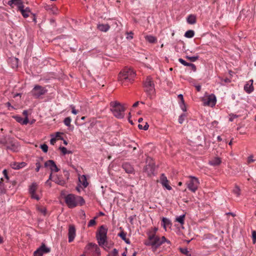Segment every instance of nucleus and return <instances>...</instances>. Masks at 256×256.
Instances as JSON below:
<instances>
[{
  "instance_id": "1",
  "label": "nucleus",
  "mask_w": 256,
  "mask_h": 256,
  "mask_svg": "<svg viewBox=\"0 0 256 256\" xmlns=\"http://www.w3.org/2000/svg\"><path fill=\"white\" fill-rule=\"evenodd\" d=\"M64 201L70 208H74L78 205L83 206L85 203V200L82 197L74 194H68L66 196Z\"/></svg>"
},
{
  "instance_id": "2",
  "label": "nucleus",
  "mask_w": 256,
  "mask_h": 256,
  "mask_svg": "<svg viewBox=\"0 0 256 256\" xmlns=\"http://www.w3.org/2000/svg\"><path fill=\"white\" fill-rule=\"evenodd\" d=\"M143 86L148 96L152 99L155 94L156 90L154 80L150 76H147L143 81Z\"/></svg>"
},
{
  "instance_id": "3",
  "label": "nucleus",
  "mask_w": 256,
  "mask_h": 256,
  "mask_svg": "<svg viewBox=\"0 0 256 256\" xmlns=\"http://www.w3.org/2000/svg\"><path fill=\"white\" fill-rule=\"evenodd\" d=\"M136 76L135 72L130 68H125L121 71L118 76V80L122 84L126 82H132Z\"/></svg>"
},
{
  "instance_id": "4",
  "label": "nucleus",
  "mask_w": 256,
  "mask_h": 256,
  "mask_svg": "<svg viewBox=\"0 0 256 256\" xmlns=\"http://www.w3.org/2000/svg\"><path fill=\"white\" fill-rule=\"evenodd\" d=\"M110 110L115 117L118 118H122L124 117L126 108L118 102H112L110 103Z\"/></svg>"
},
{
  "instance_id": "5",
  "label": "nucleus",
  "mask_w": 256,
  "mask_h": 256,
  "mask_svg": "<svg viewBox=\"0 0 256 256\" xmlns=\"http://www.w3.org/2000/svg\"><path fill=\"white\" fill-rule=\"evenodd\" d=\"M108 228L104 225L101 226L98 230L96 238L100 246L105 245L107 240Z\"/></svg>"
},
{
  "instance_id": "6",
  "label": "nucleus",
  "mask_w": 256,
  "mask_h": 256,
  "mask_svg": "<svg viewBox=\"0 0 256 256\" xmlns=\"http://www.w3.org/2000/svg\"><path fill=\"white\" fill-rule=\"evenodd\" d=\"M144 244L148 246H152L156 250L161 245L160 238L158 236H156L155 234H150L148 240L144 242Z\"/></svg>"
},
{
  "instance_id": "7",
  "label": "nucleus",
  "mask_w": 256,
  "mask_h": 256,
  "mask_svg": "<svg viewBox=\"0 0 256 256\" xmlns=\"http://www.w3.org/2000/svg\"><path fill=\"white\" fill-rule=\"evenodd\" d=\"M146 166L144 168V172L148 176H151L154 174V172L156 170V165L154 160L150 157H148L146 160Z\"/></svg>"
},
{
  "instance_id": "8",
  "label": "nucleus",
  "mask_w": 256,
  "mask_h": 256,
  "mask_svg": "<svg viewBox=\"0 0 256 256\" xmlns=\"http://www.w3.org/2000/svg\"><path fill=\"white\" fill-rule=\"evenodd\" d=\"M84 250L85 252L92 254V256H98L100 254V248L94 243H88L85 247Z\"/></svg>"
},
{
  "instance_id": "9",
  "label": "nucleus",
  "mask_w": 256,
  "mask_h": 256,
  "mask_svg": "<svg viewBox=\"0 0 256 256\" xmlns=\"http://www.w3.org/2000/svg\"><path fill=\"white\" fill-rule=\"evenodd\" d=\"M47 92L48 90L45 88L40 85H36L30 93L35 98H38L42 96L45 94Z\"/></svg>"
},
{
  "instance_id": "10",
  "label": "nucleus",
  "mask_w": 256,
  "mask_h": 256,
  "mask_svg": "<svg viewBox=\"0 0 256 256\" xmlns=\"http://www.w3.org/2000/svg\"><path fill=\"white\" fill-rule=\"evenodd\" d=\"M190 178V180L186 182L187 187L189 190L194 192L198 190L199 182L196 177L191 176Z\"/></svg>"
},
{
  "instance_id": "11",
  "label": "nucleus",
  "mask_w": 256,
  "mask_h": 256,
  "mask_svg": "<svg viewBox=\"0 0 256 256\" xmlns=\"http://www.w3.org/2000/svg\"><path fill=\"white\" fill-rule=\"evenodd\" d=\"M44 167L49 168L52 172H58L60 169L56 166L55 162L53 160H48L44 163Z\"/></svg>"
},
{
  "instance_id": "12",
  "label": "nucleus",
  "mask_w": 256,
  "mask_h": 256,
  "mask_svg": "<svg viewBox=\"0 0 256 256\" xmlns=\"http://www.w3.org/2000/svg\"><path fill=\"white\" fill-rule=\"evenodd\" d=\"M38 184L36 182H33L29 187V192L31 195L32 198L36 199V200H40V197L36 194V190H37Z\"/></svg>"
},
{
  "instance_id": "13",
  "label": "nucleus",
  "mask_w": 256,
  "mask_h": 256,
  "mask_svg": "<svg viewBox=\"0 0 256 256\" xmlns=\"http://www.w3.org/2000/svg\"><path fill=\"white\" fill-rule=\"evenodd\" d=\"M216 97L214 94H212L208 96L207 100L204 102V106H214L216 105Z\"/></svg>"
},
{
  "instance_id": "14",
  "label": "nucleus",
  "mask_w": 256,
  "mask_h": 256,
  "mask_svg": "<svg viewBox=\"0 0 256 256\" xmlns=\"http://www.w3.org/2000/svg\"><path fill=\"white\" fill-rule=\"evenodd\" d=\"M68 242H72L76 236V228L74 225H70L68 228Z\"/></svg>"
},
{
  "instance_id": "15",
  "label": "nucleus",
  "mask_w": 256,
  "mask_h": 256,
  "mask_svg": "<svg viewBox=\"0 0 256 256\" xmlns=\"http://www.w3.org/2000/svg\"><path fill=\"white\" fill-rule=\"evenodd\" d=\"M160 182L162 186L166 188L168 190H171L172 187L168 184V180L164 174H161L160 177Z\"/></svg>"
},
{
  "instance_id": "16",
  "label": "nucleus",
  "mask_w": 256,
  "mask_h": 256,
  "mask_svg": "<svg viewBox=\"0 0 256 256\" xmlns=\"http://www.w3.org/2000/svg\"><path fill=\"white\" fill-rule=\"evenodd\" d=\"M122 168L128 174H134V170L132 164L129 162H126L122 164Z\"/></svg>"
},
{
  "instance_id": "17",
  "label": "nucleus",
  "mask_w": 256,
  "mask_h": 256,
  "mask_svg": "<svg viewBox=\"0 0 256 256\" xmlns=\"http://www.w3.org/2000/svg\"><path fill=\"white\" fill-rule=\"evenodd\" d=\"M253 80H250L244 86V90L248 94H250L254 91V86L252 85Z\"/></svg>"
},
{
  "instance_id": "18",
  "label": "nucleus",
  "mask_w": 256,
  "mask_h": 256,
  "mask_svg": "<svg viewBox=\"0 0 256 256\" xmlns=\"http://www.w3.org/2000/svg\"><path fill=\"white\" fill-rule=\"evenodd\" d=\"M55 183L62 186H64L66 184V181L63 179L62 176L56 175L54 178L52 180Z\"/></svg>"
},
{
  "instance_id": "19",
  "label": "nucleus",
  "mask_w": 256,
  "mask_h": 256,
  "mask_svg": "<svg viewBox=\"0 0 256 256\" xmlns=\"http://www.w3.org/2000/svg\"><path fill=\"white\" fill-rule=\"evenodd\" d=\"M13 118L17 122L23 125L27 124L29 121L28 118H23L22 117L19 116H14Z\"/></svg>"
},
{
  "instance_id": "20",
  "label": "nucleus",
  "mask_w": 256,
  "mask_h": 256,
  "mask_svg": "<svg viewBox=\"0 0 256 256\" xmlns=\"http://www.w3.org/2000/svg\"><path fill=\"white\" fill-rule=\"evenodd\" d=\"M8 4L12 6L13 5L17 6L18 10L21 6H24L23 2L22 0H10L8 2Z\"/></svg>"
},
{
  "instance_id": "21",
  "label": "nucleus",
  "mask_w": 256,
  "mask_h": 256,
  "mask_svg": "<svg viewBox=\"0 0 256 256\" xmlns=\"http://www.w3.org/2000/svg\"><path fill=\"white\" fill-rule=\"evenodd\" d=\"M26 165V164L24 162H14L11 164L10 166L13 169L19 170L22 168H24Z\"/></svg>"
},
{
  "instance_id": "22",
  "label": "nucleus",
  "mask_w": 256,
  "mask_h": 256,
  "mask_svg": "<svg viewBox=\"0 0 256 256\" xmlns=\"http://www.w3.org/2000/svg\"><path fill=\"white\" fill-rule=\"evenodd\" d=\"M178 61L182 64H183L184 66H190L194 72L196 71V66L194 64H192V63L188 62L186 61H185L184 60H183L182 58H181L178 59Z\"/></svg>"
},
{
  "instance_id": "23",
  "label": "nucleus",
  "mask_w": 256,
  "mask_h": 256,
  "mask_svg": "<svg viewBox=\"0 0 256 256\" xmlns=\"http://www.w3.org/2000/svg\"><path fill=\"white\" fill-rule=\"evenodd\" d=\"M46 10L52 13V14H56L58 9L52 5L46 4L44 6Z\"/></svg>"
},
{
  "instance_id": "24",
  "label": "nucleus",
  "mask_w": 256,
  "mask_h": 256,
  "mask_svg": "<svg viewBox=\"0 0 256 256\" xmlns=\"http://www.w3.org/2000/svg\"><path fill=\"white\" fill-rule=\"evenodd\" d=\"M97 28L101 32H106L110 28V26L108 24H98Z\"/></svg>"
},
{
  "instance_id": "25",
  "label": "nucleus",
  "mask_w": 256,
  "mask_h": 256,
  "mask_svg": "<svg viewBox=\"0 0 256 256\" xmlns=\"http://www.w3.org/2000/svg\"><path fill=\"white\" fill-rule=\"evenodd\" d=\"M186 22L188 24H194L196 23V16L194 14H190L186 18Z\"/></svg>"
},
{
  "instance_id": "26",
  "label": "nucleus",
  "mask_w": 256,
  "mask_h": 256,
  "mask_svg": "<svg viewBox=\"0 0 256 256\" xmlns=\"http://www.w3.org/2000/svg\"><path fill=\"white\" fill-rule=\"evenodd\" d=\"M222 162L220 158L216 157L212 160H210L208 164L213 166H218Z\"/></svg>"
},
{
  "instance_id": "27",
  "label": "nucleus",
  "mask_w": 256,
  "mask_h": 256,
  "mask_svg": "<svg viewBox=\"0 0 256 256\" xmlns=\"http://www.w3.org/2000/svg\"><path fill=\"white\" fill-rule=\"evenodd\" d=\"M38 248L42 254H48L50 252V248L46 246L44 244H42L41 246Z\"/></svg>"
},
{
  "instance_id": "28",
  "label": "nucleus",
  "mask_w": 256,
  "mask_h": 256,
  "mask_svg": "<svg viewBox=\"0 0 256 256\" xmlns=\"http://www.w3.org/2000/svg\"><path fill=\"white\" fill-rule=\"evenodd\" d=\"M118 236H119L125 242L128 244H130V242L128 238H126V233L122 231L118 234Z\"/></svg>"
},
{
  "instance_id": "29",
  "label": "nucleus",
  "mask_w": 256,
  "mask_h": 256,
  "mask_svg": "<svg viewBox=\"0 0 256 256\" xmlns=\"http://www.w3.org/2000/svg\"><path fill=\"white\" fill-rule=\"evenodd\" d=\"M171 224L172 223L169 219L166 218H162V226L164 228L165 230H166V226H168Z\"/></svg>"
},
{
  "instance_id": "30",
  "label": "nucleus",
  "mask_w": 256,
  "mask_h": 256,
  "mask_svg": "<svg viewBox=\"0 0 256 256\" xmlns=\"http://www.w3.org/2000/svg\"><path fill=\"white\" fill-rule=\"evenodd\" d=\"M79 181L82 184L84 188L88 186V183L87 182V179L86 176L82 175L80 178Z\"/></svg>"
},
{
  "instance_id": "31",
  "label": "nucleus",
  "mask_w": 256,
  "mask_h": 256,
  "mask_svg": "<svg viewBox=\"0 0 256 256\" xmlns=\"http://www.w3.org/2000/svg\"><path fill=\"white\" fill-rule=\"evenodd\" d=\"M146 40L151 44H154L157 42V38L152 36H146L145 37Z\"/></svg>"
},
{
  "instance_id": "32",
  "label": "nucleus",
  "mask_w": 256,
  "mask_h": 256,
  "mask_svg": "<svg viewBox=\"0 0 256 256\" xmlns=\"http://www.w3.org/2000/svg\"><path fill=\"white\" fill-rule=\"evenodd\" d=\"M18 10L20 12L22 16L24 18H28L29 16V13L28 12L25 10H24V6H20Z\"/></svg>"
},
{
  "instance_id": "33",
  "label": "nucleus",
  "mask_w": 256,
  "mask_h": 256,
  "mask_svg": "<svg viewBox=\"0 0 256 256\" xmlns=\"http://www.w3.org/2000/svg\"><path fill=\"white\" fill-rule=\"evenodd\" d=\"M194 35V32L193 30H188L184 34V36L187 38H192Z\"/></svg>"
},
{
  "instance_id": "34",
  "label": "nucleus",
  "mask_w": 256,
  "mask_h": 256,
  "mask_svg": "<svg viewBox=\"0 0 256 256\" xmlns=\"http://www.w3.org/2000/svg\"><path fill=\"white\" fill-rule=\"evenodd\" d=\"M185 216V214H183L179 216H178L176 218V220L180 223L181 224H184V222Z\"/></svg>"
},
{
  "instance_id": "35",
  "label": "nucleus",
  "mask_w": 256,
  "mask_h": 256,
  "mask_svg": "<svg viewBox=\"0 0 256 256\" xmlns=\"http://www.w3.org/2000/svg\"><path fill=\"white\" fill-rule=\"evenodd\" d=\"M59 149L61 150L62 152L64 155L66 154H72V152L70 150H68L64 146H60Z\"/></svg>"
},
{
  "instance_id": "36",
  "label": "nucleus",
  "mask_w": 256,
  "mask_h": 256,
  "mask_svg": "<svg viewBox=\"0 0 256 256\" xmlns=\"http://www.w3.org/2000/svg\"><path fill=\"white\" fill-rule=\"evenodd\" d=\"M180 250L182 254H183L187 256H191L190 254V252L188 250L187 248H180Z\"/></svg>"
},
{
  "instance_id": "37",
  "label": "nucleus",
  "mask_w": 256,
  "mask_h": 256,
  "mask_svg": "<svg viewBox=\"0 0 256 256\" xmlns=\"http://www.w3.org/2000/svg\"><path fill=\"white\" fill-rule=\"evenodd\" d=\"M186 59L190 60V62H194L198 59L199 56H186Z\"/></svg>"
},
{
  "instance_id": "38",
  "label": "nucleus",
  "mask_w": 256,
  "mask_h": 256,
  "mask_svg": "<svg viewBox=\"0 0 256 256\" xmlns=\"http://www.w3.org/2000/svg\"><path fill=\"white\" fill-rule=\"evenodd\" d=\"M108 256H118V250L116 248H114L108 254Z\"/></svg>"
},
{
  "instance_id": "39",
  "label": "nucleus",
  "mask_w": 256,
  "mask_h": 256,
  "mask_svg": "<svg viewBox=\"0 0 256 256\" xmlns=\"http://www.w3.org/2000/svg\"><path fill=\"white\" fill-rule=\"evenodd\" d=\"M12 62V68H17L18 66V60L17 58H14L11 60Z\"/></svg>"
},
{
  "instance_id": "40",
  "label": "nucleus",
  "mask_w": 256,
  "mask_h": 256,
  "mask_svg": "<svg viewBox=\"0 0 256 256\" xmlns=\"http://www.w3.org/2000/svg\"><path fill=\"white\" fill-rule=\"evenodd\" d=\"M6 192V190L4 188V184L0 181V194H4Z\"/></svg>"
},
{
  "instance_id": "41",
  "label": "nucleus",
  "mask_w": 256,
  "mask_h": 256,
  "mask_svg": "<svg viewBox=\"0 0 256 256\" xmlns=\"http://www.w3.org/2000/svg\"><path fill=\"white\" fill-rule=\"evenodd\" d=\"M186 117V114H182L178 118V122L180 124H182Z\"/></svg>"
},
{
  "instance_id": "42",
  "label": "nucleus",
  "mask_w": 256,
  "mask_h": 256,
  "mask_svg": "<svg viewBox=\"0 0 256 256\" xmlns=\"http://www.w3.org/2000/svg\"><path fill=\"white\" fill-rule=\"evenodd\" d=\"M71 118L70 117H67L64 118V122L66 126H70L71 122Z\"/></svg>"
},
{
  "instance_id": "43",
  "label": "nucleus",
  "mask_w": 256,
  "mask_h": 256,
  "mask_svg": "<svg viewBox=\"0 0 256 256\" xmlns=\"http://www.w3.org/2000/svg\"><path fill=\"white\" fill-rule=\"evenodd\" d=\"M40 148L44 152H47L48 150V146L46 144H41L40 146Z\"/></svg>"
},
{
  "instance_id": "44",
  "label": "nucleus",
  "mask_w": 256,
  "mask_h": 256,
  "mask_svg": "<svg viewBox=\"0 0 256 256\" xmlns=\"http://www.w3.org/2000/svg\"><path fill=\"white\" fill-rule=\"evenodd\" d=\"M96 218V217H95L94 219L90 220L89 222L88 226V227H91L94 226L96 224V222L95 220V219Z\"/></svg>"
},
{
  "instance_id": "45",
  "label": "nucleus",
  "mask_w": 256,
  "mask_h": 256,
  "mask_svg": "<svg viewBox=\"0 0 256 256\" xmlns=\"http://www.w3.org/2000/svg\"><path fill=\"white\" fill-rule=\"evenodd\" d=\"M229 116H230L229 120L230 122H232L234 118H236L238 117V115H236V114H229Z\"/></svg>"
},
{
  "instance_id": "46",
  "label": "nucleus",
  "mask_w": 256,
  "mask_h": 256,
  "mask_svg": "<svg viewBox=\"0 0 256 256\" xmlns=\"http://www.w3.org/2000/svg\"><path fill=\"white\" fill-rule=\"evenodd\" d=\"M234 192L238 196L240 195V189L236 186L233 190Z\"/></svg>"
},
{
  "instance_id": "47",
  "label": "nucleus",
  "mask_w": 256,
  "mask_h": 256,
  "mask_svg": "<svg viewBox=\"0 0 256 256\" xmlns=\"http://www.w3.org/2000/svg\"><path fill=\"white\" fill-rule=\"evenodd\" d=\"M38 210L42 213L44 216L46 215V209L45 208H38Z\"/></svg>"
},
{
  "instance_id": "48",
  "label": "nucleus",
  "mask_w": 256,
  "mask_h": 256,
  "mask_svg": "<svg viewBox=\"0 0 256 256\" xmlns=\"http://www.w3.org/2000/svg\"><path fill=\"white\" fill-rule=\"evenodd\" d=\"M42 255L38 248L34 252V256H42Z\"/></svg>"
},
{
  "instance_id": "49",
  "label": "nucleus",
  "mask_w": 256,
  "mask_h": 256,
  "mask_svg": "<svg viewBox=\"0 0 256 256\" xmlns=\"http://www.w3.org/2000/svg\"><path fill=\"white\" fill-rule=\"evenodd\" d=\"M70 108L72 109V112L74 114H76L78 113V111L76 110L75 106L73 104L70 106Z\"/></svg>"
},
{
  "instance_id": "50",
  "label": "nucleus",
  "mask_w": 256,
  "mask_h": 256,
  "mask_svg": "<svg viewBox=\"0 0 256 256\" xmlns=\"http://www.w3.org/2000/svg\"><path fill=\"white\" fill-rule=\"evenodd\" d=\"M252 238L253 243L255 244L256 242V232L255 230L252 232Z\"/></svg>"
},
{
  "instance_id": "51",
  "label": "nucleus",
  "mask_w": 256,
  "mask_h": 256,
  "mask_svg": "<svg viewBox=\"0 0 256 256\" xmlns=\"http://www.w3.org/2000/svg\"><path fill=\"white\" fill-rule=\"evenodd\" d=\"M5 104L10 110H12L14 109V107L11 105L10 102H6Z\"/></svg>"
},
{
  "instance_id": "52",
  "label": "nucleus",
  "mask_w": 256,
  "mask_h": 256,
  "mask_svg": "<svg viewBox=\"0 0 256 256\" xmlns=\"http://www.w3.org/2000/svg\"><path fill=\"white\" fill-rule=\"evenodd\" d=\"M218 122L216 121V120H214L210 124V128H216V126L218 125Z\"/></svg>"
},
{
  "instance_id": "53",
  "label": "nucleus",
  "mask_w": 256,
  "mask_h": 256,
  "mask_svg": "<svg viewBox=\"0 0 256 256\" xmlns=\"http://www.w3.org/2000/svg\"><path fill=\"white\" fill-rule=\"evenodd\" d=\"M134 33L132 32H127L126 38L132 40L133 38Z\"/></svg>"
},
{
  "instance_id": "54",
  "label": "nucleus",
  "mask_w": 256,
  "mask_h": 256,
  "mask_svg": "<svg viewBox=\"0 0 256 256\" xmlns=\"http://www.w3.org/2000/svg\"><path fill=\"white\" fill-rule=\"evenodd\" d=\"M2 174H3L4 175L5 178L7 180H9V177H8V172L6 170L4 169L3 172H2Z\"/></svg>"
},
{
  "instance_id": "55",
  "label": "nucleus",
  "mask_w": 256,
  "mask_h": 256,
  "mask_svg": "<svg viewBox=\"0 0 256 256\" xmlns=\"http://www.w3.org/2000/svg\"><path fill=\"white\" fill-rule=\"evenodd\" d=\"M36 172H38L40 170V169L41 167L40 164V162H36Z\"/></svg>"
},
{
  "instance_id": "56",
  "label": "nucleus",
  "mask_w": 256,
  "mask_h": 256,
  "mask_svg": "<svg viewBox=\"0 0 256 256\" xmlns=\"http://www.w3.org/2000/svg\"><path fill=\"white\" fill-rule=\"evenodd\" d=\"M254 162V160L253 159V156H250L248 158V164L252 163Z\"/></svg>"
},
{
  "instance_id": "57",
  "label": "nucleus",
  "mask_w": 256,
  "mask_h": 256,
  "mask_svg": "<svg viewBox=\"0 0 256 256\" xmlns=\"http://www.w3.org/2000/svg\"><path fill=\"white\" fill-rule=\"evenodd\" d=\"M6 143V140L5 138H0V144H5Z\"/></svg>"
},
{
  "instance_id": "58",
  "label": "nucleus",
  "mask_w": 256,
  "mask_h": 256,
  "mask_svg": "<svg viewBox=\"0 0 256 256\" xmlns=\"http://www.w3.org/2000/svg\"><path fill=\"white\" fill-rule=\"evenodd\" d=\"M166 237L164 236H162V237L161 239L160 238V242L161 243V244H162L164 242H166Z\"/></svg>"
},
{
  "instance_id": "59",
  "label": "nucleus",
  "mask_w": 256,
  "mask_h": 256,
  "mask_svg": "<svg viewBox=\"0 0 256 256\" xmlns=\"http://www.w3.org/2000/svg\"><path fill=\"white\" fill-rule=\"evenodd\" d=\"M56 142V138H52L50 139V143L51 144L54 145Z\"/></svg>"
},
{
  "instance_id": "60",
  "label": "nucleus",
  "mask_w": 256,
  "mask_h": 256,
  "mask_svg": "<svg viewBox=\"0 0 256 256\" xmlns=\"http://www.w3.org/2000/svg\"><path fill=\"white\" fill-rule=\"evenodd\" d=\"M180 107L183 112H185L186 111V104H183V105L180 104Z\"/></svg>"
},
{
  "instance_id": "61",
  "label": "nucleus",
  "mask_w": 256,
  "mask_h": 256,
  "mask_svg": "<svg viewBox=\"0 0 256 256\" xmlns=\"http://www.w3.org/2000/svg\"><path fill=\"white\" fill-rule=\"evenodd\" d=\"M46 184L50 188L52 186V183L49 180H47L46 182Z\"/></svg>"
},
{
  "instance_id": "62",
  "label": "nucleus",
  "mask_w": 256,
  "mask_h": 256,
  "mask_svg": "<svg viewBox=\"0 0 256 256\" xmlns=\"http://www.w3.org/2000/svg\"><path fill=\"white\" fill-rule=\"evenodd\" d=\"M148 127H149V125L148 124L147 122H146L144 126H143V130H148Z\"/></svg>"
},
{
  "instance_id": "63",
  "label": "nucleus",
  "mask_w": 256,
  "mask_h": 256,
  "mask_svg": "<svg viewBox=\"0 0 256 256\" xmlns=\"http://www.w3.org/2000/svg\"><path fill=\"white\" fill-rule=\"evenodd\" d=\"M22 114L25 116V118H28V112L27 110H24L22 112Z\"/></svg>"
},
{
  "instance_id": "64",
  "label": "nucleus",
  "mask_w": 256,
  "mask_h": 256,
  "mask_svg": "<svg viewBox=\"0 0 256 256\" xmlns=\"http://www.w3.org/2000/svg\"><path fill=\"white\" fill-rule=\"evenodd\" d=\"M32 15H33V18H32V21L35 23L36 24V16L34 14H32Z\"/></svg>"
}]
</instances>
